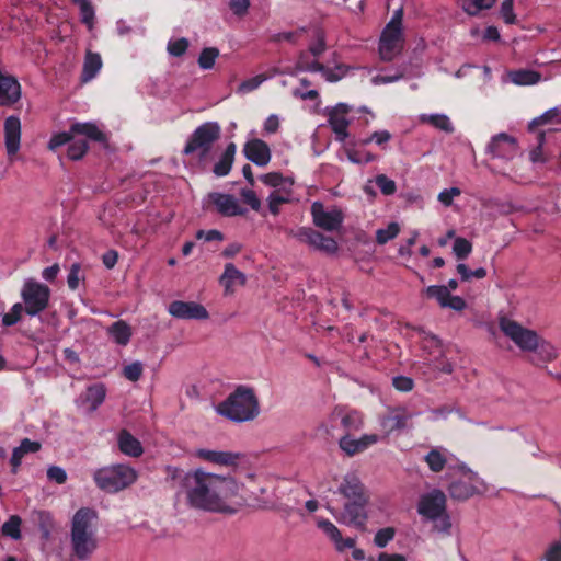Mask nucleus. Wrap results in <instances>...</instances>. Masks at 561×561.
Wrapping results in <instances>:
<instances>
[{
  "label": "nucleus",
  "mask_w": 561,
  "mask_h": 561,
  "mask_svg": "<svg viewBox=\"0 0 561 561\" xmlns=\"http://www.w3.org/2000/svg\"><path fill=\"white\" fill-rule=\"evenodd\" d=\"M242 484L231 476H219L202 469L187 472L182 482L187 505L210 513L232 515L242 505Z\"/></svg>",
  "instance_id": "f257e3e1"
},
{
  "label": "nucleus",
  "mask_w": 561,
  "mask_h": 561,
  "mask_svg": "<svg viewBox=\"0 0 561 561\" xmlns=\"http://www.w3.org/2000/svg\"><path fill=\"white\" fill-rule=\"evenodd\" d=\"M98 519V512L91 507L79 508L71 518L70 546L79 560L90 559L99 547Z\"/></svg>",
  "instance_id": "f03ea898"
},
{
  "label": "nucleus",
  "mask_w": 561,
  "mask_h": 561,
  "mask_svg": "<svg viewBox=\"0 0 561 561\" xmlns=\"http://www.w3.org/2000/svg\"><path fill=\"white\" fill-rule=\"evenodd\" d=\"M215 411L236 423L250 422L260 414V402L251 387L238 386L222 402L215 405Z\"/></svg>",
  "instance_id": "7ed1b4c3"
},
{
  "label": "nucleus",
  "mask_w": 561,
  "mask_h": 561,
  "mask_svg": "<svg viewBox=\"0 0 561 561\" xmlns=\"http://www.w3.org/2000/svg\"><path fill=\"white\" fill-rule=\"evenodd\" d=\"M450 478L448 493L456 501H466L485 491L483 480L465 462L450 465Z\"/></svg>",
  "instance_id": "20e7f679"
},
{
  "label": "nucleus",
  "mask_w": 561,
  "mask_h": 561,
  "mask_svg": "<svg viewBox=\"0 0 561 561\" xmlns=\"http://www.w3.org/2000/svg\"><path fill=\"white\" fill-rule=\"evenodd\" d=\"M137 478V471L124 463L106 466L93 473L95 484L107 493H116L128 488L136 482Z\"/></svg>",
  "instance_id": "39448f33"
},
{
  "label": "nucleus",
  "mask_w": 561,
  "mask_h": 561,
  "mask_svg": "<svg viewBox=\"0 0 561 561\" xmlns=\"http://www.w3.org/2000/svg\"><path fill=\"white\" fill-rule=\"evenodd\" d=\"M403 9L396 10L390 21L385 26L380 39L378 51L382 61H392L399 56L404 46V36L402 32Z\"/></svg>",
  "instance_id": "423d86ee"
},
{
  "label": "nucleus",
  "mask_w": 561,
  "mask_h": 561,
  "mask_svg": "<svg viewBox=\"0 0 561 561\" xmlns=\"http://www.w3.org/2000/svg\"><path fill=\"white\" fill-rule=\"evenodd\" d=\"M21 298L23 300V307L25 308L26 314L35 317L48 307L50 289L47 285L28 278L22 286Z\"/></svg>",
  "instance_id": "0eeeda50"
},
{
  "label": "nucleus",
  "mask_w": 561,
  "mask_h": 561,
  "mask_svg": "<svg viewBox=\"0 0 561 561\" xmlns=\"http://www.w3.org/2000/svg\"><path fill=\"white\" fill-rule=\"evenodd\" d=\"M220 131V126L216 122L202 124L190 137L183 152L185 154L198 152L201 157H205L210 151L213 144L219 138Z\"/></svg>",
  "instance_id": "6e6552de"
},
{
  "label": "nucleus",
  "mask_w": 561,
  "mask_h": 561,
  "mask_svg": "<svg viewBox=\"0 0 561 561\" xmlns=\"http://www.w3.org/2000/svg\"><path fill=\"white\" fill-rule=\"evenodd\" d=\"M500 328L514 344L524 352H536L539 345V335L536 331L527 329L514 320L502 318Z\"/></svg>",
  "instance_id": "1a4fd4ad"
},
{
  "label": "nucleus",
  "mask_w": 561,
  "mask_h": 561,
  "mask_svg": "<svg viewBox=\"0 0 561 561\" xmlns=\"http://www.w3.org/2000/svg\"><path fill=\"white\" fill-rule=\"evenodd\" d=\"M368 497L346 501L342 512L339 515L335 514L333 510H330V512L339 523L358 529H364L368 519V514L366 511Z\"/></svg>",
  "instance_id": "9d476101"
},
{
  "label": "nucleus",
  "mask_w": 561,
  "mask_h": 561,
  "mask_svg": "<svg viewBox=\"0 0 561 561\" xmlns=\"http://www.w3.org/2000/svg\"><path fill=\"white\" fill-rule=\"evenodd\" d=\"M447 497L439 489H433L420 495L416 511L424 522L439 517L446 507Z\"/></svg>",
  "instance_id": "9b49d317"
},
{
  "label": "nucleus",
  "mask_w": 561,
  "mask_h": 561,
  "mask_svg": "<svg viewBox=\"0 0 561 561\" xmlns=\"http://www.w3.org/2000/svg\"><path fill=\"white\" fill-rule=\"evenodd\" d=\"M311 215L313 224L327 231L337 230L344 220V215L339 208L325 209L323 204L314 202L311 205Z\"/></svg>",
  "instance_id": "f8f14e48"
},
{
  "label": "nucleus",
  "mask_w": 561,
  "mask_h": 561,
  "mask_svg": "<svg viewBox=\"0 0 561 561\" xmlns=\"http://www.w3.org/2000/svg\"><path fill=\"white\" fill-rule=\"evenodd\" d=\"M486 153L492 158L511 160L518 153L517 140L505 133H500L491 138Z\"/></svg>",
  "instance_id": "ddd939ff"
},
{
  "label": "nucleus",
  "mask_w": 561,
  "mask_h": 561,
  "mask_svg": "<svg viewBox=\"0 0 561 561\" xmlns=\"http://www.w3.org/2000/svg\"><path fill=\"white\" fill-rule=\"evenodd\" d=\"M296 67L298 71L320 72L328 82L340 81L342 78L346 76L348 69L343 64H339L335 67L330 68L323 66L318 61L308 62L306 60V54H301L299 56Z\"/></svg>",
  "instance_id": "4468645a"
},
{
  "label": "nucleus",
  "mask_w": 561,
  "mask_h": 561,
  "mask_svg": "<svg viewBox=\"0 0 561 561\" xmlns=\"http://www.w3.org/2000/svg\"><path fill=\"white\" fill-rule=\"evenodd\" d=\"M168 312L182 320H206L209 318L207 309L196 301L174 300L169 305Z\"/></svg>",
  "instance_id": "2eb2a0df"
},
{
  "label": "nucleus",
  "mask_w": 561,
  "mask_h": 561,
  "mask_svg": "<svg viewBox=\"0 0 561 561\" xmlns=\"http://www.w3.org/2000/svg\"><path fill=\"white\" fill-rule=\"evenodd\" d=\"M295 236L299 241L328 254H333L337 251V243L333 238L323 236L311 228H299Z\"/></svg>",
  "instance_id": "dca6fc26"
},
{
  "label": "nucleus",
  "mask_w": 561,
  "mask_h": 561,
  "mask_svg": "<svg viewBox=\"0 0 561 561\" xmlns=\"http://www.w3.org/2000/svg\"><path fill=\"white\" fill-rule=\"evenodd\" d=\"M414 415L405 407L400 405L389 409L388 413L380 417L379 423L386 435H389L394 431L404 430Z\"/></svg>",
  "instance_id": "f3484780"
},
{
  "label": "nucleus",
  "mask_w": 561,
  "mask_h": 561,
  "mask_svg": "<svg viewBox=\"0 0 561 561\" xmlns=\"http://www.w3.org/2000/svg\"><path fill=\"white\" fill-rule=\"evenodd\" d=\"M381 439L382 437L377 434H364L358 438L345 434L340 438L339 446L347 456H355L376 445Z\"/></svg>",
  "instance_id": "a211bd4d"
},
{
  "label": "nucleus",
  "mask_w": 561,
  "mask_h": 561,
  "mask_svg": "<svg viewBox=\"0 0 561 561\" xmlns=\"http://www.w3.org/2000/svg\"><path fill=\"white\" fill-rule=\"evenodd\" d=\"M428 298L435 299L442 308L461 311L466 308V301L460 296H454L444 285H431L425 288Z\"/></svg>",
  "instance_id": "6ab92c4d"
},
{
  "label": "nucleus",
  "mask_w": 561,
  "mask_h": 561,
  "mask_svg": "<svg viewBox=\"0 0 561 561\" xmlns=\"http://www.w3.org/2000/svg\"><path fill=\"white\" fill-rule=\"evenodd\" d=\"M424 461L432 472H442L446 467L450 471V465L462 463L445 447H433L425 456Z\"/></svg>",
  "instance_id": "aec40b11"
},
{
  "label": "nucleus",
  "mask_w": 561,
  "mask_h": 561,
  "mask_svg": "<svg viewBox=\"0 0 561 561\" xmlns=\"http://www.w3.org/2000/svg\"><path fill=\"white\" fill-rule=\"evenodd\" d=\"M317 527L331 540L339 552H343L347 548H354L355 538H343L340 529L329 519L318 517L316 519Z\"/></svg>",
  "instance_id": "412c9836"
},
{
  "label": "nucleus",
  "mask_w": 561,
  "mask_h": 561,
  "mask_svg": "<svg viewBox=\"0 0 561 561\" xmlns=\"http://www.w3.org/2000/svg\"><path fill=\"white\" fill-rule=\"evenodd\" d=\"M21 95L20 82L13 76L0 71V106H13L20 101Z\"/></svg>",
  "instance_id": "4be33fe9"
},
{
  "label": "nucleus",
  "mask_w": 561,
  "mask_h": 561,
  "mask_svg": "<svg viewBox=\"0 0 561 561\" xmlns=\"http://www.w3.org/2000/svg\"><path fill=\"white\" fill-rule=\"evenodd\" d=\"M348 111L350 106L345 103H340L329 111V124L339 141H344L348 137L350 121L346 118Z\"/></svg>",
  "instance_id": "5701e85b"
},
{
  "label": "nucleus",
  "mask_w": 561,
  "mask_h": 561,
  "mask_svg": "<svg viewBox=\"0 0 561 561\" xmlns=\"http://www.w3.org/2000/svg\"><path fill=\"white\" fill-rule=\"evenodd\" d=\"M331 421H340L341 425L348 434L357 432L364 427V416L356 410H347L344 407H335L331 411Z\"/></svg>",
  "instance_id": "b1692460"
},
{
  "label": "nucleus",
  "mask_w": 561,
  "mask_h": 561,
  "mask_svg": "<svg viewBox=\"0 0 561 561\" xmlns=\"http://www.w3.org/2000/svg\"><path fill=\"white\" fill-rule=\"evenodd\" d=\"M209 198L216 206L218 213L224 216L232 217L247 214V209L242 207L238 198L231 194L211 193Z\"/></svg>",
  "instance_id": "393cba45"
},
{
  "label": "nucleus",
  "mask_w": 561,
  "mask_h": 561,
  "mask_svg": "<svg viewBox=\"0 0 561 561\" xmlns=\"http://www.w3.org/2000/svg\"><path fill=\"white\" fill-rule=\"evenodd\" d=\"M336 492L347 501L368 497L364 484L354 472L343 477Z\"/></svg>",
  "instance_id": "a878e982"
},
{
  "label": "nucleus",
  "mask_w": 561,
  "mask_h": 561,
  "mask_svg": "<svg viewBox=\"0 0 561 561\" xmlns=\"http://www.w3.org/2000/svg\"><path fill=\"white\" fill-rule=\"evenodd\" d=\"M106 390L104 385L95 383L87 388V390L77 399L78 407L87 412H94L104 401Z\"/></svg>",
  "instance_id": "bb28decb"
},
{
  "label": "nucleus",
  "mask_w": 561,
  "mask_h": 561,
  "mask_svg": "<svg viewBox=\"0 0 561 561\" xmlns=\"http://www.w3.org/2000/svg\"><path fill=\"white\" fill-rule=\"evenodd\" d=\"M4 140L8 156H14L20 149L21 121L11 115L4 121Z\"/></svg>",
  "instance_id": "cd10ccee"
},
{
  "label": "nucleus",
  "mask_w": 561,
  "mask_h": 561,
  "mask_svg": "<svg viewBox=\"0 0 561 561\" xmlns=\"http://www.w3.org/2000/svg\"><path fill=\"white\" fill-rule=\"evenodd\" d=\"M243 152L248 160L259 167L266 165L271 160V150L267 144L261 139L248 140Z\"/></svg>",
  "instance_id": "c85d7f7f"
},
{
  "label": "nucleus",
  "mask_w": 561,
  "mask_h": 561,
  "mask_svg": "<svg viewBox=\"0 0 561 561\" xmlns=\"http://www.w3.org/2000/svg\"><path fill=\"white\" fill-rule=\"evenodd\" d=\"M219 283L224 287L225 295H232L237 286L245 285L247 276L232 263H227L224 273L219 277Z\"/></svg>",
  "instance_id": "c756f323"
},
{
  "label": "nucleus",
  "mask_w": 561,
  "mask_h": 561,
  "mask_svg": "<svg viewBox=\"0 0 561 561\" xmlns=\"http://www.w3.org/2000/svg\"><path fill=\"white\" fill-rule=\"evenodd\" d=\"M195 455L208 462L220 466H233L241 458V454L225 450L197 449Z\"/></svg>",
  "instance_id": "7c9ffc66"
},
{
  "label": "nucleus",
  "mask_w": 561,
  "mask_h": 561,
  "mask_svg": "<svg viewBox=\"0 0 561 561\" xmlns=\"http://www.w3.org/2000/svg\"><path fill=\"white\" fill-rule=\"evenodd\" d=\"M117 444L121 453L128 457L138 458L144 454L141 443L127 430H122L118 433Z\"/></svg>",
  "instance_id": "2f4dec72"
},
{
  "label": "nucleus",
  "mask_w": 561,
  "mask_h": 561,
  "mask_svg": "<svg viewBox=\"0 0 561 561\" xmlns=\"http://www.w3.org/2000/svg\"><path fill=\"white\" fill-rule=\"evenodd\" d=\"M41 449V444L38 442L31 440L28 438H24L21 444L15 447L12 451V456L10 458V463L12 466V472L15 473L19 467L22 463V459L25 455L36 453Z\"/></svg>",
  "instance_id": "473e14b6"
},
{
  "label": "nucleus",
  "mask_w": 561,
  "mask_h": 561,
  "mask_svg": "<svg viewBox=\"0 0 561 561\" xmlns=\"http://www.w3.org/2000/svg\"><path fill=\"white\" fill-rule=\"evenodd\" d=\"M33 523L38 527L42 538L47 541L55 528L53 515L47 511H33L31 514Z\"/></svg>",
  "instance_id": "72a5a7b5"
},
{
  "label": "nucleus",
  "mask_w": 561,
  "mask_h": 561,
  "mask_svg": "<svg viewBox=\"0 0 561 561\" xmlns=\"http://www.w3.org/2000/svg\"><path fill=\"white\" fill-rule=\"evenodd\" d=\"M71 134L81 135L87 137L90 140L104 142L106 141V136L104 133L98 127L96 124L87 122V123H75L70 127Z\"/></svg>",
  "instance_id": "f704fd0d"
},
{
  "label": "nucleus",
  "mask_w": 561,
  "mask_h": 561,
  "mask_svg": "<svg viewBox=\"0 0 561 561\" xmlns=\"http://www.w3.org/2000/svg\"><path fill=\"white\" fill-rule=\"evenodd\" d=\"M107 333L116 344L125 346L130 341L133 330L126 321L118 320L107 328Z\"/></svg>",
  "instance_id": "c9c22d12"
},
{
  "label": "nucleus",
  "mask_w": 561,
  "mask_h": 561,
  "mask_svg": "<svg viewBox=\"0 0 561 561\" xmlns=\"http://www.w3.org/2000/svg\"><path fill=\"white\" fill-rule=\"evenodd\" d=\"M102 65H103V62H102V58H101L100 54L92 53L90 50L87 51L84 61H83L81 81L89 82L93 78H95L96 75L99 73V71L101 70Z\"/></svg>",
  "instance_id": "e433bc0d"
},
{
  "label": "nucleus",
  "mask_w": 561,
  "mask_h": 561,
  "mask_svg": "<svg viewBox=\"0 0 561 561\" xmlns=\"http://www.w3.org/2000/svg\"><path fill=\"white\" fill-rule=\"evenodd\" d=\"M293 196V188L273 190L267 196V206L274 216L280 211V205L289 203Z\"/></svg>",
  "instance_id": "4c0bfd02"
},
{
  "label": "nucleus",
  "mask_w": 561,
  "mask_h": 561,
  "mask_svg": "<svg viewBox=\"0 0 561 561\" xmlns=\"http://www.w3.org/2000/svg\"><path fill=\"white\" fill-rule=\"evenodd\" d=\"M420 122L427 123L432 125L434 128L442 130L446 134H453L455 131L454 124L446 114H421Z\"/></svg>",
  "instance_id": "58836bf2"
},
{
  "label": "nucleus",
  "mask_w": 561,
  "mask_h": 561,
  "mask_svg": "<svg viewBox=\"0 0 561 561\" xmlns=\"http://www.w3.org/2000/svg\"><path fill=\"white\" fill-rule=\"evenodd\" d=\"M237 147L233 142L229 144L221 156L220 160L214 165V173L217 176L227 175L232 167L233 158L236 154Z\"/></svg>",
  "instance_id": "ea45409f"
},
{
  "label": "nucleus",
  "mask_w": 561,
  "mask_h": 561,
  "mask_svg": "<svg viewBox=\"0 0 561 561\" xmlns=\"http://www.w3.org/2000/svg\"><path fill=\"white\" fill-rule=\"evenodd\" d=\"M511 81L516 85H533L541 80V75L535 70L520 69L508 73Z\"/></svg>",
  "instance_id": "a19ab883"
},
{
  "label": "nucleus",
  "mask_w": 561,
  "mask_h": 561,
  "mask_svg": "<svg viewBox=\"0 0 561 561\" xmlns=\"http://www.w3.org/2000/svg\"><path fill=\"white\" fill-rule=\"evenodd\" d=\"M260 180L266 186L273 190L293 188L294 181L290 178H285L278 172H271L260 176Z\"/></svg>",
  "instance_id": "79ce46f5"
},
{
  "label": "nucleus",
  "mask_w": 561,
  "mask_h": 561,
  "mask_svg": "<svg viewBox=\"0 0 561 561\" xmlns=\"http://www.w3.org/2000/svg\"><path fill=\"white\" fill-rule=\"evenodd\" d=\"M495 0H459L461 9L471 16L478 15L482 10L493 7Z\"/></svg>",
  "instance_id": "37998d69"
},
{
  "label": "nucleus",
  "mask_w": 561,
  "mask_h": 561,
  "mask_svg": "<svg viewBox=\"0 0 561 561\" xmlns=\"http://www.w3.org/2000/svg\"><path fill=\"white\" fill-rule=\"evenodd\" d=\"M273 75H256L252 78H249L244 81H242L239 87L237 88V93L244 95L248 94L256 89L265 82L268 79H272Z\"/></svg>",
  "instance_id": "c03bdc74"
},
{
  "label": "nucleus",
  "mask_w": 561,
  "mask_h": 561,
  "mask_svg": "<svg viewBox=\"0 0 561 561\" xmlns=\"http://www.w3.org/2000/svg\"><path fill=\"white\" fill-rule=\"evenodd\" d=\"M345 154L348 161L355 164H366L377 159L376 154L356 148H347Z\"/></svg>",
  "instance_id": "a18cd8bd"
},
{
  "label": "nucleus",
  "mask_w": 561,
  "mask_h": 561,
  "mask_svg": "<svg viewBox=\"0 0 561 561\" xmlns=\"http://www.w3.org/2000/svg\"><path fill=\"white\" fill-rule=\"evenodd\" d=\"M75 4H77L80 9L81 22L85 24L89 28H92L95 11L93 5L89 0H71Z\"/></svg>",
  "instance_id": "49530a36"
},
{
  "label": "nucleus",
  "mask_w": 561,
  "mask_h": 561,
  "mask_svg": "<svg viewBox=\"0 0 561 561\" xmlns=\"http://www.w3.org/2000/svg\"><path fill=\"white\" fill-rule=\"evenodd\" d=\"M21 523L22 519L18 515H11L2 525V534L5 537L19 540L21 538Z\"/></svg>",
  "instance_id": "de8ad7c7"
},
{
  "label": "nucleus",
  "mask_w": 561,
  "mask_h": 561,
  "mask_svg": "<svg viewBox=\"0 0 561 561\" xmlns=\"http://www.w3.org/2000/svg\"><path fill=\"white\" fill-rule=\"evenodd\" d=\"M427 522H431L433 524L434 531L444 536L451 535L453 523L447 511L444 512L439 517L435 519H428Z\"/></svg>",
  "instance_id": "09e8293b"
},
{
  "label": "nucleus",
  "mask_w": 561,
  "mask_h": 561,
  "mask_svg": "<svg viewBox=\"0 0 561 561\" xmlns=\"http://www.w3.org/2000/svg\"><path fill=\"white\" fill-rule=\"evenodd\" d=\"M219 56V50L215 47L204 48L198 57V66L201 69H211Z\"/></svg>",
  "instance_id": "8fccbe9b"
},
{
  "label": "nucleus",
  "mask_w": 561,
  "mask_h": 561,
  "mask_svg": "<svg viewBox=\"0 0 561 561\" xmlns=\"http://www.w3.org/2000/svg\"><path fill=\"white\" fill-rule=\"evenodd\" d=\"M407 72H409L408 68H403V70H397L394 69L393 73L391 75H376L371 78V83L374 85H380V84H389L397 82L401 79H404L407 77Z\"/></svg>",
  "instance_id": "3c124183"
},
{
  "label": "nucleus",
  "mask_w": 561,
  "mask_h": 561,
  "mask_svg": "<svg viewBox=\"0 0 561 561\" xmlns=\"http://www.w3.org/2000/svg\"><path fill=\"white\" fill-rule=\"evenodd\" d=\"M399 232V225L397 222H390L386 228L376 231V241L379 244H386L388 241L394 239Z\"/></svg>",
  "instance_id": "603ef678"
},
{
  "label": "nucleus",
  "mask_w": 561,
  "mask_h": 561,
  "mask_svg": "<svg viewBox=\"0 0 561 561\" xmlns=\"http://www.w3.org/2000/svg\"><path fill=\"white\" fill-rule=\"evenodd\" d=\"M85 279L83 272L81 271L80 263L71 264L67 276V285L69 289L76 290L79 288L81 282Z\"/></svg>",
  "instance_id": "864d4df0"
},
{
  "label": "nucleus",
  "mask_w": 561,
  "mask_h": 561,
  "mask_svg": "<svg viewBox=\"0 0 561 561\" xmlns=\"http://www.w3.org/2000/svg\"><path fill=\"white\" fill-rule=\"evenodd\" d=\"M558 118H561V105L550 108V110L546 111L543 114H541L540 116L534 118L529 124V129H533L535 126L546 124V123H551V122L558 123L557 122Z\"/></svg>",
  "instance_id": "5fc2aeb1"
},
{
  "label": "nucleus",
  "mask_w": 561,
  "mask_h": 561,
  "mask_svg": "<svg viewBox=\"0 0 561 561\" xmlns=\"http://www.w3.org/2000/svg\"><path fill=\"white\" fill-rule=\"evenodd\" d=\"M87 150V141L83 139H75L73 137L68 147V157L71 160H79L85 154Z\"/></svg>",
  "instance_id": "6e6d98bb"
},
{
  "label": "nucleus",
  "mask_w": 561,
  "mask_h": 561,
  "mask_svg": "<svg viewBox=\"0 0 561 561\" xmlns=\"http://www.w3.org/2000/svg\"><path fill=\"white\" fill-rule=\"evenodd\" d=\"M25 311V308L23 307V304L16 302L14 304L10 311L2 317V324L4 327H12L16 324L22 317V312Z\"/></svg>",
  "instance_id": "4d7b16f0"
},
{
  "label": "nucleus",
  "mask_w": 561,
  "mask_h": 561,
  "mask_svg": "<svg viewBox=\"0 0 561 561\" xmlns=\"http://www.w3.org/2000/svg\"><path fill=\"white\" fill-rule=\"evenodd\" d=\"M374 181L383 195L390 196L397 191L396 182L385 174H378Z\"/></svg>",
  "instance_id": "13d9d810"
},
{
  "label": "nucleus",
  "mask_w": 561,
  "mask_h": 561,
  "mask_svg": "<svg viewBox=\"0 0 561 561\" xmlns=\"http://www.w3.org/2000/svg\"><path fill=\"white\" fill-rule=\"evenodd\" d=\"M453 251L457 259L463 260L471 253L472 244L467 239L458 237L455 238Z\"/></svg>",
  "instance_id": "bf43d9fd"
},
{
  "label": "nucleus",
  "mask_w": 561,
  "mask_h": 561,
  "mask_svg": "<svg viewBox=\"0 0 561 561\" xmlns=\"http://www.w3.org/2000/svg\"><path fill=\"white\" fill-rule=\"evenodd\" d=\"M405 67L409 70L405 78L420 77L422 75L423 65L419 57H412L408 61L402 62L397 67V70H403Z\"/></svg>",
  "instance_id": "052dcab7"
},
{
  "label": "nucleus",
  "mask_w": 561,
  "mask_h": 561,
  "mask_svg": "<svg viewBox=\"0 0 561 561\" xmlns=\"http://www.w3.org/2000/svg\"><path fill=\"white\" fill-rule=\"evenodd\" d=\"M396 530L392 527H385L379 529L374 537V543L378 548H385L390 541L393 540Z\"/></svg>",
  "instance_id": "680f3d73"
},
{
  "label": "nucleus",
  "mask_w": 561,
  "mask_h": 561,
  "mask_svg": "<svg viewBox=\"0 0 561 561\" xmlns=\"http://www.w3.org/2000/svg\"><path fill=\"white\" fill-rule=\"evenodd\" d=\"M188 48V41L184 37L170 39L168 43V53L174 57H180L185 54Z\"/></svg>",
  "instance_id": "e2e57ef3"
},
{
  "label": "nucleus",
  "mask_w": 561,
  "mask_h": 561,
  "mask_svg": "<svg viewBox=\"0 0 561 561\" xmlns=\"http://www.w3.org/2000/svg\"><path fill=\"white\" fill-rule=\"evenodd\" d=\"M540 357L546 362H551L557 358V350L556 347L548 341L539 337V345L537 348Z\"/></svg>",
  "instance_id": "0e129e2a"
},
{
  "label": "nucleus",
  "mask_w": 561,
  "mask_h": 561,
  "mask_svg": "<svg viewBox=\"0 0 561 561\" xmlns=\"http://www.w3.org/2000/svg\"><path fill=\"white\" fill-rule=\"evenodd\" d=\"M142 371L144 365L140 362H134L123 368V376L129 381H138Z\"/></svg>",
  "instance_id": "69168bd1"
},
{
  "label": "nucleus",
  "mask_w": 561,
  "mask_h": 561,
  "mask_svg": "<svg viewBox=\"0 0 561 561\" xmlns=\"http://www.w3.org/2000/svg\"><path fill=\"white\" fill-rule=\"evenodd\" d=\"M240 196L242 197L243 202L248 204L253 210H261V201L253 190L245 187L241 188Z\"/></svg>",
  "instance_id": "338daca9"
},
{
  "label": "nucleus",
  "mask_w": 561,
  "mask_h": 561,
  "mask_svg": "<svg viewBox=\"0 0 561 561\" xmlns=\"http://www.w3.org/2000/svg\"><path fill=\"white\" fill-rule=\"evenodd\" d=\"M339 421H331V413L316 428L317 435L321 437L333 436L334 430Z\"/></svg>",
  "instance_id": "774afa93"
}]
</instances>
